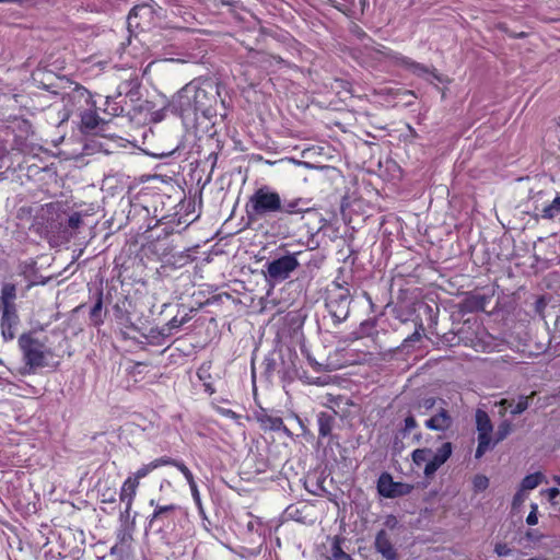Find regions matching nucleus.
<instances>
[{"instance_id":"obj_51","label":"nucleus","mask_w":560,"mask_h":560,"mask_svg":"<svg viewBox=\"0 0 560 560\" xmlns=\"http://www.w3.org/2000/svg\"><path fill=\"white\" fill-rule=\"evenodd\" d=\"M184 325V320H179L177 317H173L167 324L168 330L180 328Z\"/></svg>"},{"instance_id":"obj_50","label":"nucleus","mask_w":560,"mask_h":560,"mask_svg":"<svg viewBox=\"0 0 560 560\" xmlns=\"http://www.w3.org/2000/svg\"><path fill=\"white\" fill-rule=\"evenodd\" d=\"M101 501L103 503H114L116 502L114 492H101Z\"/></svg>"},{"instance_id":"obj_4","label":"nucleus","mask_w":560,"mask_h":560,"mask_svg":"<svg viewBox=\"0 0 560 560\" xmlns=\"http://www.w3.org/2000/svg\"><path fill=\"white\" fill-rule=\"evenodd\" d=\"M326 307L335 324L345 322L350 313L352 295L347 282L334 281L326 290Z\"/></svg>"},{"instance_id":"obj_47","label":"nucleus","mask_w":560,"mask_h":560,"mask_svg":"<svg viewBox=\"0 0 560 560\" xmlns=\"http://www.w3.org/2000/svg\"><path fill=\"white\" fill-rule=\"evenodd\" d=\"M494 551L499 557H505L512 553V549L506 544H497Z\"/></svg>"},{"instance_id":"obj_9","label":"nucleus","mask_w":560,"mask_h":560,"mask_svg":"<svg viewBox=\"0 0 560 560\" xmlns=\"http://www.w3.org/2000/svg\"><path fill=\"white\" fill-rule=\"evenodd\" d=\"M1 319L0 328L1 335L5 341H11L16 336V329L20 323L18 311L15 310H0Z\"/></svg>"},{"instance_id":"obj_25","label":"nucleus","mask_w":560,"mask_h":560,"mask_svg":"<svg viewBox=\"0 0 560 560\" xmlns=\"http://www.w3.org/2000/svg\"><path fill=\"white\" fill-rule=\"evenodd\" d=\"M106 107L104 112L110 116H120L124 114L125 108L122 101L116 96H107L105 102Z\"/></svg>"},{"instance_id":"obj_34","label":"nucleus","mask_w":560,"mask_h":560,"mask_svg":"<svg viewBox=\"0 0 560 560\" xmlns=\"http://www.w3.org/2000/svg\"><path fill=\"white\" fill-rule=\"evenodd\" d=\"M159 538L162 542H164L167 547H175L177 542H179L180 538L177 534L167 533L164 529L159 532Z\"/></svg>"},{"instance_id":"obj_54","label":"nucleus","mask_w":560,"mask_h":560,"mask_svg":"<svg viewBox=\"0 0 560 560\" xmlns=\"http://www.w3.org/2000/svg\"><path fill=\"white\" fill-rule=\"evenodd\" d=\"M401 493L402 492H380V494H382L384 498H389V499H394L398 494H401Z\"/></svg>"},{"instance_id":"obj_14","label":"nucleus","mask_w":560,"mask_h":560,"mask_svg":"<svg viewBox=\"0 0 560 560\" xmlns=\"http://www.w3.org/2000/svg\"><path fill=\"white\" fill-rule=\"evenodd\" d=\"M336 410H334L331 413L322 411L317 415L319 438H332V429L336 422Z\"/></svg>"},{"instance_id":"obj_41","label":"nucleus","mask_w":560,"mask_h":560,"mask_svg":"<svg viewBox=\"0 0 560 560\" xmlns=\"http://www.w3.org/2000/svg\"><path fill=\"white\" fill-rule=\"evenodd\" d=\"M133 494L135 492H119L120 503L125 504V510L121 511V514H129V510L131 508L133 500Z\"/></svg>"},{"instance_id":"obj_10","label":"nucleus","mask_w":560,"mask_h":560,"mask_svg":"<svg viewBox=\"0 0 560 560\" xmlns=\"http://www.w3.org/2000/svg\"><path fill=\"white\" fill-rule=\"evenodd\" d=\"M132 541L133 538L131 528L128 526H121L116 532V542L110 548L109 555L119 557L128 555L131 550Z\"/></svg>"},{"instance_id":"obj_6","label":"nucleus","mask_w":560,"mask_h":560,"mask_svg":"<svg viewBox=\"0 0 560 560\" xmlns=\"http://www.w3.org/2000/svg\"><path fill=\"white\" fill-rule=\"evenodd\" d=\"M46 212L49 214L46 219V228L48 232L57 237L61 243H66L67 241H63V231L70 232V228H68V212L60 210L59 206L54 203L47 205Z\"/></svg>"},{"instance_id":"obj_55","label":"nucleus","mask_w":560,"mask_h":560,"mask_svg":"<svg viewBox=\"0 0 560 560\" xmlns=\"http://www.w3.org/2000/svg\"><path fill=\"white\" fill-rule=\"evenodd\" d=\"M279 431H282L287 436L291 438L292 436V432L284 425V423L282 422V427L280 428Z\"/></svg>"},{"instance_id":"obj_3","label":"nucleus","mask_w":560,"mask_h":560,"mask_svg":"<svg viewBox=\"0 0 560 560\" xmlns=\"http://www.w3.org/2000/svg\"><path fill=\"white\" fill-rule=\"evenodd\" d=\"M24 366L22 374H34L37 370L48 365L47 355L50 351L45 343L36 338L34 331L23 332L18 340Z\"/></svg>"},{"instance_id":"obj_12","label":"nucleus","mask_w":560,"mask_h":560,"mask_svg":"<svg viewBox=\"0 0 560 560\" xmlns=\"http://www.w3.org/2000/svg\"><path fill=\"white\" fill-rule=\"evenodd\" d=\"M453 425V418L450 412L441 408L433 417L425 421V427L434 431H446Z\"/></svg>"},{"instance_id":"obj_24","label":"nucleus","mask_w":560,"mask_h":560,"mask_svg":"<svg viewBox=\"0 0 560 560\" xmlns=\"http://www.w3.org/2000/svg\"><path fill=\"white\" fill-rule=\"evenodd\" d=\"M418 427V422L415 418V416L409 412L406 418L404 419L402 424L398 428L395 440L398 439H405L412 430H415Z\"/></svg>"},{"instance_id":"obj_44","label":"nucleus","mask_w":560,"mask_h":560,"mask_svg":"<svg viewBox=\"0 0 560 560\" xmlns=\"http://www.w3.org/2000/svg\"><path fill=\"white\" fill-rule=\"evenodd\" d=\"M151 464L154 467V469L160 467V466H163V465H173V466H176L178 468V465H180L182 462L173 459V458H171L168 456H163V457L154 459L153 462H151Z\"/></svg>"},{"instance_id":"obj_8","label":"nucleus","mask_w":560,"mask_h":560,"mask_svg":"<svg viewBox=\"0 0 560 560\" xmlns=\"http://www.w3.org/2000/svg\"><path fill=\"white\" fill-rule=\"evenodd\" d=\"M453 445L451 442H444L424 465L423 472L425 477H430L451 457Z\"/></svg>"},{"instance_id":"obj_30","label":"nucleus","mask_w":560,"mask_h":560,"mask_svg":"<svg viewBox=\"0 0 560 560\" xmlns=\"http://www.w3.org/2000/svg\"><path fill=\"white\" fill-rule=\"evenodd\" d=\"M210 365L206 366L202 364L197 372V375L200 381L203 382L205 390L209 393L210 395L214 393V388L212 386V383L210 382L211 375H210Z\"/></svg>"},{"instance_id":"obj_28","label":"nucleus","mask_w":560,"mask_h":560,"mask_svg":"<svg viewBox=\"0 0 560 560\" xmlns=\"http://www.w3.org/2000/svg\"><path fill=\"white\" fill-rule=\"evenodd\" d=\"M557 214H560V195H557L551 203L542 209L541 217L547 220H552Z\"/></svg>"},{"instance_id":"obj_31","label":"nucleus","mask_w":560,"mask_h":560,"mask_svg":"<svg viewBox=\"0 0 560 560\" xmlns=\"http://www.w3.org/2000/svg\"><path fill=\"white\" fill-rule=\"evenodd\" d=\"M512 432V424L509 420H503L499 425L494 434L493 445L502 442Z\"/></svg>"},{"instance_id":"obj_29","label":"nucleus","mask_w":560,"mask_h":560,"mask_svg":"<svg viewBox=\"0 0 560 560\" xmlns=\"http://www.w3.org/2000/svg\"><path fill=\"white\" fill-rule=\"evenodd\" d=\"M432 456V450L428 447L417 448L412 452L411 457L413 463L420 467L422 464H427Z\"/></svg>"},{"instance_id":"obj_26","label":"nucleus","mask_w":560,"mask_h":560,"mask_svg":"<svg viewBox=\"0 0 560 560\" xmlns=\"http://www.w3.org/2000/svg\"><path fill=\"white\" fill-rule=\"evenodd\" d=\"M545 476L541 472L530 474L522 480L518 490H534L540 486Z\"/></svg>"},{"instance_id":"obj_49","label":"nucleus","mask_w":560,"mask_h":560,"mask_svg":"<svg viewBox=\"0 0 560 560\" xmlns=\"http://www.w3.org/2000/svg\"><path fill=\"white\" fill-rule=\"evenodd\" d=\"M481 300L482 299H480V298H472V299H467L465 303L469 311H474V310L482 308Z\"/></svg>"},{"instance_id":"obj_38","label":"nucleus","mask_w":560,"mask_h":560,"mask_svg":"<svg viewBox=\"0 0 560 560\" xmlns=\"http://www.w3.org/2000/svg\"><path fill=\"white\" fill-rule=\"evenodd\" d=\"M82 125L88 129H95L98 125V117L95 113H84L82 115Z\"/></svg>"},{"instance_id":"obj_40","label":"nucleus","mask_w":560,"mask_h":560,"mask_svg":"<svg viewBox=\"0 0 560 560\" xmlns=\"http://www.w3.org/2000/svg\"><path fill=\"white\" fill-rule=\"evenodd\" d=\"M392 486H394L392 476L387 472H383L377 480L376 490H392Z\"/></svg>"},{"instance_id":"obj_58","label":"nucleus","mask_w":560,"mask_h":560,"mask_svg":"<svg viewBox=\"0 0 560 560\" xmlns=\"http://www.w3.org/2000/svg\"><path fill=\"white\" fill-rule=\"evenodd\" d=\"M24 0H0V3H22Z\"/></svg>"},{"instance_id":"obj_22","label":"nucleus","mask_w":560,"mask_h":560,"mask_svg":"<svg viewBox=\"0 0 560 560\" xmlns=\"http://www.w3.org/2000/svg\"><path fill=\"white\" fill-rule=\"evenodd\" d=\"M343 541L345 538L340 536H334L331 538L329 560H352L350 555L346 553L341 548Z\"/></svg>"},{"instance_id":"obj_64","label":"nucleus","mask_w":560,"mask_h":560,"mask_svg":"<svg viewBox=\"0 0 560 560\" xmlns=\"http://www.w3.org/2000/svg\"><path fill=\"white\" fill-rule=\"evenodd\" d=\"M527 560H548V559L542 558V557H536V558H530V559H527Z\"/></svg>"},{"instance_id":"obj_53","label":"nucleus","mask_w":560,"mask_h":560,"mask_svg":"<svg viewBox=\"0 0 560 560\" xmlns=\"http://www.w3.org/2000/svg\"><path fill=\"white\" fill-rule=\"evenodd\" d=\"M191 493H192L194 501H195L196 505L198 506L200 514H205V511H203V508L201 504V500H200V492H191Z\"/></svg>"},{"instance_id":"obj_59","label":"nucleus","mask_w":560,"mask_h":560,"mask_svg":"<svg viewBox=\"0 0 560 560\" xmlns=\"http://www.w3.org/2000/svg\"><path fill=\"white\" fill-rule=\"evenodd\" d=\"M360 4L362 7V11H364L365 7L369 5V0H360Z\"/></svg>"},{"instance_id":"obj_17","label":"nucleus","mask_w":560,"mask_h":560,"mask_svg":"<svg viewBox=\"0 0 560 560\" xmlns=\"http://www.w3.org/2000/svg\"><path fill=\"white\" fill-rule=\"evenodd\" d=\"M153 14V9L149 3H142L135 5L129 14H128V26L129 27H136L141 28V23L138 21V18H151Z\"/></svg>"},{"instance_id":"obj_56","label":"nucleus","mask_w":560,"mask_h":560,"mask_svg":"<svg viewBox=\"0 0 560 560\" xmlns=\"http://www.w3.org/2000/svg\"><path fill=\"white\" fill-rule=\"evenodd\" d=\"M500 406H502V407H511L512 402L510 400H508V399H502L500 401Z\"/></svg>"},{"instance_id":"obj_42","label":"nucleus","mask_w":560,"mask_h":560,"mask_svg":"<svg viewBox=\"0 0 560 560\" xmlns=\"http://www.w3.org/2000/svg\"><path fill=\"white\" fill-rule=\"evenodd\" d=\"M249 516V521L247 522L246 524V528L248 532L250 533H256L258 535H261V521L260 518L258 517H254L252 515H248Z\"/></svg>"},{"instance_id":"obj_1","label":"nucleus","mask_w":560,"mask_h":560,"mask_svg":"<svg viewBox=\"0 0 560 560\" xmlns=\"http://www.w3.org/2000/svg\"><path fill=\"white\" fill-rule=\"evenodd\" d=\"M245 209L252 221L277 215L280 228L291 223L293 217H300L302 220L315 210L311 206V200L302 197L282 199L281 195L268 185H262L253 192Z\"/></svg>"},{"instance_id":"obj_37","label":"nucleus","mask_w":560,"mask_h":560,"mask_svg":"<svg viewBox=\"0 0 560 560\" xmlns=\"http://www.w3.org/2000/svg\"><path fill=\"white\" fill-rule=\"evenodd\" d=\"M491 447V438H479L478 436V446L475 453L476 458H480L483 454Z\"/></svg>"},{"instance_id":"obj_16","label":"nucleus","mask_w":560,"mask_h":560,"mask_svg":"<svg viewBox=\"0 0 560 560\" xmlns=\"http://www.w3.org/2000/svg\"><path fill=\"white\" fill-rule=\"evenodd\" d=\"M255 419L262 430L279 431L282 427V418L269 415L266 409L256 411Z\"/></svg>"},{"instance_id":"obj_27","label":"nucleus","mask_w":560,"mask_h":560,"mask_svg":"<svg viewBox=\"0 0 560 560\" xmlns=\"http://www.w3.org/2000/svg\"><path fill=\"white\" fill-rule=\"evenodd\" d=\"M415 331L406 337L401 343L402 349H407L409 347H412L413 343L418 342L422 338V331L424 330L423 324L421 320L415 323Z\"/></svg>"},{"instance_id":"obj_23","label":"nucleus","mask_w":560,"mask_h":560,"mask_svg":"<svg viewBox=\"0 0 560 560\" xmlns=\"http://www.w3.org/2000/svg\"><path fill=\"white\" fill-rule=\"evenodd\" d=\"M82 225V214L80 212H68V228L70 232H65L63 241H70L74 237Z\"/></svg>"},{"instance_id":"obj_33","label":"nucleus","mask_w":560,"mask_h":560,"mask_svg":"<svg viewBox=\"0 0 560 560\" xmlns=\"http://www.w3.org/2000/svg\"><path fill=\"white\" fill-rule=\"evenodd\" d=\"M534 395H535V393H532V395H529V396H523V395L520 396L517 404L511 410V413L513 416L523 413L529 407L530 399L533 398Z\"/></svg>"},{"instance_id":"obj_60","label":"nucleus","mask_w":560,"mask_h":560,"mask_svg":"<svg viewBox=\"0 0 560 560\" xmlns=\"http://www.w3.org/2000/svg\"><path fill=\"white\" fill-rule=\"evenodd\" d=\"M413 441H415L416 443H420V441H421V434H420V433L415 434V435H413Z\"/></svg>"},{"instance_id":"obj_46","label":"nucleus","mask_w":560,"mask_h":560,"mask_svg":"<svg viewBox=\"0 0 560 560\" xmlns=\"http://www.w3.org/2000/svg\"><path fill=\"white\" fill-rule=\"evenodd\" d=\"M475 490H486L489 487V479L483 475H477L474 478Z\"/></svg>"},{"instance_id":"obj_45","label":"nucleus","mask_w":560,"mask_h":560,"mask_svg":"<svg viewBox=\"0 0 560 560\" xmlns=\"http://www.w3.org/2000/svg\"><path fill=\"white\" fill-rule=\"evenodd\" d=\"M178 469L183 472V475L187 479L190 490H197V485L195 482L194 476H192L191 471L186 467V465L184 463H182L180 465H178Z\"/></svg>"},{"instance_id":"obj_18","label":"nucleus","mask_w":560,"mask_h":560,"mask_svg":"<svg viewBox=\"0 0 560 560\" xmlns=\"http://www.w3.org/2000/svg\"><path fill=\"white\" fill-rule=\"evenodd\" d=\"M105 315L106 312H103V292L100 290L96 292L95 303L89 313L90 324L94 327L102 326L104 324Z\"/></svg>"},{"instance_id":"obj_39","label":"nucleus","mask_w":560,"mask_h":560,"mask_svg":"<svg viewBox=\"0 0 560 560\" xmlns=\"http://www.w3.org/2000/svg\"><path fill=\"white\" fill-rule=\"evenodd\" d=\"M374 329H375V322L373 319H368L360 324L358 334L360 337L371 336L373 334Z\"/></svg>"},{"instance_id":"obj_62","label":"nucleus","mask_w":560,"mask_h":560,"mask_svg":"<svg viewBox=\"0 0 560 560\" xmlns=\"http://www.w3.org/2000/svg\"><path fill=\"white\" fill-rule=\"evenodd\" d=\"M190 319V317L186 314L184 317H182L179 320H184V325Z\"/></svg>"},{"instance_id":"obj_32","label":"nucleus","mask_w":560,"mask_h":560,"mask_svg":"<svg viewBox=\"0 0 560 560\" xmlns=\"http://www.w3.org/2000/svg\"><path fill=\"white\" fill-rule=\"evenodd\" d=\"M175 509H176V505H174V504H166V505L158 504L155 506L153 515L150 520V525L153 526L159 520H161L163 516H167Z\"/></svg>"},{"instance_id":"obj_48","label":"nucleus","mask_w":560,"mask_h":560,"mask_svg":"<svg viewBox=\"0 0 560 560\" xmlns=\"http://www.w3.org/2000/svg\"><path fill=\"white\" fill-rule=\"evenodd\" d=\"M526 499L527 492H516L512 502L513 509L521 506L526 501Z\"/></svg>"},{"instance_id":"obj_15","label":"nucleus","mask_w":560,"mask_h":560,"mask_svg":"<svg viewBox=\"0 0 560 560\" xmlns=\"http://www.w3.org/2000/svg\"><path fill=\"white\" fill-rule=\"evenodd\" d=\"M375 548L387 560H393L396 557L395 548L384 529L380 530L375 537Z\"/></svg>"},{"instance_id":"obj_57","label":"nucleus","mask_w":560,"mask_h":560,"mask_svg":"<svg viewBox=\"0 0 560 560\" xmlns=\"http://www.w3.org/2000/svg\"><path fill=\"white\" fill-rule=\"evenodd\" d=\"M456 335H452L451 338L447 337V335H445V339L447 342H450L451 345H455V339H456Z\"/></svg>"},{"instance_id":"obj_20","label":"nucleus","mask_w":560,"mask_h":560,"mask_svg":"<svg viewBox=\"0 0 560 560\" xmlns=\"http://www.w3.org/2000/svg\"><path fill=\"white\" fill-rule=\"evenodd\" d=\"M16 298V287L13 283H4L0 295V310H15L14 300Z\"/></svg>"},{"instance_id":"obj_11","label":"nucleus","mask_w":560,"mask_h":560,"mask_svg":"<svg viewBox=\"0 0 560 560\" xmlns=\"http://www.w3.org/2000/svg\"><path fill=\"white\" fill-rule=\"evenodd\" d=\"M386 58L389 59L395 66H399L419 77H422L430 72L427 66L419 63L412 60L411 58L402 56L398 52L389 51L386 54Z\"/></svg>"},{"instance_id":"obj_36","label":"nucleus","mask_w":560,"mask_h":560,"mask_svg":"<svg viewBox=\"0 0 560 560\" xmlns=\"http://www.w3.org/2000/svg\"><path fill=\"white\" fill-rule=\"evenodd\" d=\"M435 404H436V398L428 397V398H423L422 400H419L417 404H413L412 408L415 410H418L419 412H421L422 409L424 411H429L435 406Z\"/></svg>"},{"instance_id":"obj_63","label":"nucleus","mask_w":560,"mask_h":560,"mask_svg":"<svg viewBox=\"0 0 560 560\" xmlns=\"http://www.w3.org/2000/svg\"><path fill=\"white\" fill-rule=\"evenodd\" d=\"M550 494V499H555L558 494H560V492H549Z\"/></svg>"},{"instance_id":"obj_35","label":"nucleus","mask_w":560,"mask_h":560,"mask_svg":"<svg viewBox=\"0 0 560 560\" xmlns=\"http://www.w3.org/2000/svg\"><path fill=\"white\" fill-rule=\"evenodd\" d=\"M68 98H84L88 103L89 98L91 97L90 92L82 85L75 84V86L72 89L70 93L67 94Z\"/></svg>"},{"instance_id":"obj_61","label":"nucleus","mask_w":560,"mask_h":560,"mask_svg":"<svg viewBox=\"0 0 560 560\" xmlns=\"http://www.w3.org/2000/svg\"><path fill=\"white\" fill-rule=\"evenodd\" d=\"M530 509H532L530 511H535V513H537V511H538V505H537L536 503H532V504H530Z\"/></svg>"},{"instance_id":"obj_43","label":"nucleus","mask_w":560,"mask_h":560,"mask_svg":"<svg viewBox=\"0 0 560 560\" xmlns=\"http://www.w3.org/2000/svg\"><path fill=\"white\" fill-rule=\"evenodd\" d=\"M262 365L265 369V375L267 377H270L273 374V372L276 371L277 362L273 357L268 355L264 359Z\"/></svg>"},{"instance_id":"obj_21","label":"nucleus","mask_w":560,"mask_h":560,"mask_svg":"<svg viewBox=\"0 0 560 560\" xmlns=\"http://www.w3.org/2000/svg\"><path fill=\"white\" fill-rule=\"evenodd\" d=\"M154 467L152 464L144 465L140 469H138L133 477L127 478V480L124 482L121 490H136V488L139 486V479L145 477L150 471H152Z\"/></svg>"},{"instance_id":"obj_52","label":"nucleus","mask_w":560,"mask_h":560,"mask_svg":"<svg viewBox=\"0 0 560 560\" xmlns=\"http://www.w3.org/2000/svg\"><path fill=\"white\" fill-rule=\"evenodd\" d=\"M526 523L530 526L536 525L538 523L537 513L535 511H530L526 517Z\"/></svg>"},{"instance_id":"obj_2","label":"nucleus","mask_w":560,"mask_h":560,"mask_svg":"<svg viewBox=\"0 0 560 560\" xmlns=\"http://www.w3.org/2000/svg\"><path fill=\"white\" fill-rule=\"evenodd\" d=\"M219 83L210 78L194 79L173 96L170 108L183 119L195 120L200 113L210 119L218 114Z\"/></svg>"},{"instance_id":"obj_5","label":"nucleus","mask_w":560,"mask_h":560,"mask_svg":"<svg viewBox=\"0 0 560 560\" xmlns=\"http://www.w3.org/2000/svg\"><path fill=\"white\" fill-rule=\"evenodd\" d=\"M300 267L294 254H288L267 261L264 275L268 283H280L290 278L291 273Z\"/></svg>"},{"instance_id":"obj_13","label":"nucleus","mask_w":560,"mask_h":560,"mask_svg":"<svg viewBox=\"0 0 560 560\" xmlns=\"http://www.w3.org/2000/svg\"><path fill=\"white\" fill-rule=\"evenodd\" d=\"M140 81L138 78H132L129 80L122 81L117 88V97L129 98L131 102H137L140 100Z\"/></svg>"},{"instance_id":"obj_7","label":"nucleus","mask_w":560,"mask_h":560,"mask_svg":"<svg viewBox=\"0 0 560 560\" xmlns=\"http://www.w3.org/2000/svg\"><path fill=\"white\" fill-rule=\"evenodd\" d=\"M131 301L124 296L113 305V316L119 326L124 338H127L128 330L138 331V326L131 319Z\"/></svg>"},{"instance_id":"obj_19","label":"nucleus","mask_w":560,"mask_h":560,"mask_svg":"<svg viewBox=\"0 0 560 560\" xmlns=\"http://www.w3.org/2000/svg\"><path fill=\"white\" fill-rule=\"evenodd\" d=\"M476 427L478 431V436L481 438H491V432L493 430L492 422L489 418V415L482 410L477 409L476 415Z\"/></svg>"}]
</instances>
